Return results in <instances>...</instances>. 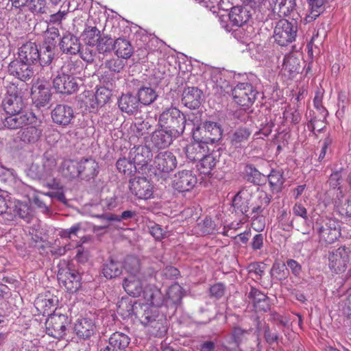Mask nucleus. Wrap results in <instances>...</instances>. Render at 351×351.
<instances>
[{"instance_id": "473e14b6", "label": "nucleus", "mask_w": 351, "mask_h": 351, "mask_svg": "<svg viewBox=\"0 0 351 351\" xmlns=\"http://www.w3.org/2000/svg\"><path fill=\"white\" fill-rule=\"evenodd\" d=\"M130 343V338L128 335L116 332L109 339L108 347L114 350L124 351Z\"/></svg>"}, {"instance_id": "20e7f679", "label": "nucleus", "mask_w": 351, "mask_h": 351, "mask_svg": "<svg viewBox=\"0 0 351 351\" xmlns=\"http://www.w3.org/2000/svg\"><path fill=\"white\" fill-rule=\"evenodd\" d=\"M351 259V250L346 246H341L328 254V267L332 272L343 273L348 268Z\"/></svg>"}, {"instance_id": "4d7b16f0", "label": "nucleus", "mask_w": 351, "mask_h": 351, "mask_svg": "<svg viewBox=\"0 0 351 351\" xmlns=\"http://www.w3.org/2000/svg\"><path fill=\"white\" fill-rule=\"evenodd\" d=\"M282 67L289 72L298 71L300 61L292 54L286 55L283 59Z\"/></svg>"}, {"instance_id": "f8f14e48", "label": "nucleus", "mask_w": 351, "mask_h": 351, "mask_svg": "<svg viewBox=\"0 0 351 351\" xmlns=\"http://www.w3.org/2000/svg\"><path fill=\"white\" fill-rule=\"evenodd\" d=\"M129 158L139 171L152 160V154L150 148L146 145L134 146L130 151Z\"/></svg>"}, {"instance_id": "1a4fd4ad", "label": "nucleus", "mask_w": 351, "mask_h": 351, "mask_svg": "<svg viewBox=\"0 0 351 351\" xmlns=\"http://www.w3.org/2000/svg\"><path fill=\"white\" fill-rule=\"evenodd\" d=\"M58 280L59 284L64 287L68 291L75 292L80 287L81 276L74 269L67 267L60 269L58 273Z\"/></svg>"}, {"instance_id": "49530a36", "label": "nucleus", "mask_w": 351, "mask_h": 351, "mask_svg": "<svg viewBox=\"0 0 351 351\" xmlns=\"http://www.w3.org/2000/svg\"><path fill=\"white\" fill-rule=\"evenodd\" d=\"M100 31L96 27H88L84 31V39L87 45L95 46L101 38Z\"/></svg>"}, {"instance_id": "423d86ee", "label": "nucleus", "mask_w": 351, "mask_h": 351, "mask_svg": "<svg viewBox=\"0 0 351 351\" xmlns=\"http://www.w3.org/2000/svg\"><path fill=\"white\" fill-rule=\"evenodd\" d=\"M176 156L171 152L165 151L158 153L154 158L153 168L154 173L165 178L177 167Z\"/></svg>"}, {"instance_id": "e433bc0d", "label": "nucleus", "mask_w": 351, "mask_h": 351, "mask_svg": "<svg viewBox=\"0 0 351 351\" xmlns=\"http://www.w3.org/2000/svg\"><path fill=\"white\" fill-rule=\"evenodd\" d=\"M127 276H144L141 271L140 260L132 256H128L124 262Z\"/></svg>"}, {"instance_id": "393cba45", "label": "nucleus", "mask_w": 351, "mask_h": 351, "mask_svg": "<svg viewBox=\"0 0 351 351\" xmlns=\"http://www.w3.org/2000/svg\"><path fill=\"white\" fill-rule=\"evenodd\" d=\"M113 51L119 58L128 60L134 52L130 41L125 38H118L114 40Z\"/></svg>"}, {"instance_id": "603ef678", "label": "nucleus", "mask_w": 351, "mask_h": 351, "mask_svg": "<svg viewBox=\"0 0 351 351\" xmlns=\"http://www.w3.org/2000/svg\"><path fill=\"white\" fill-rule=\"evenodd\" d=\"M54 50L51 47L43 46V49L39 51L38 62L40 66L44 67L51 64L53 58Z\"/></svg>"}, {"instance_id": "7c9ffc66", "label": "nucleus", "mask_w": 351, "mask_h": 351, "mask_svg": "<svg viewBox=\"0 0 351 351\" xmlns=\"http://www.w3.org/2000/svg\"><path fill=\"white\" fill-rule=\"evenodd\" d=\"M80 167L79 161L74 160H65L60 167V173L68 179H74L80 176Z\"/></svg>"}, {"instance_id": "c756f323", "label": "nucleus", "mask_w": 351, "mask_h": 351, "mask_svg": "<svg viewBox=\"0 0 351 351\" xmlns=\"http://www.w3.org/2000/svg\"><path fill=\"white\" fill-rule=\"evenodd\" d=\"M61 50L66 53L75 55L80 51V43L73 34L64 35L60 43Z\"/></svg>"}, {"instance_id": "79ce46f5", "label": "nucleus", "mask_w": 351, "mask_h": 351, "mask_svg": "<svg viewBox=\"0 0 351 351\" xmlns=\"http://www.w3.org/2000/svg\"><path fill=\"white\" fill-rule=\"evenodd\" d=\"M244 192H239L233 198L232 206L236 210L241 212L242 214L249 216L247 213L250 208L249 200L244 197Z\"/></svg>"}, {"instance_id": "680f3d73", "label": "nucleus", "mask_w": 351, "mask_h": 351, "mask_svg": "<svg viewBox=\"0 0 351 351\" xmlns=\"http://www.w3.org/2000/svg\"><path fill=\"white\" fill-rule=\"evenodd\" d=\"M249 330H244L240 327H234L232 333V339L234 343L235 347H238L239 345L245 339L247 335H249Z\"/></svg>"}, {"instance_id": "69168bd1", "label": "nucleus", "mask_w": 351, "mask_h": 351, "mask_svg": "<svg viewBox=\"0 0 351 351\" xmlns=\"http://www.w3.org/2000/svg\"><path fill=\"white\" fill-rule=\"evenodd\" d=\"M284 118L287 121H290L294 124L298 123L301 120V116L299 111L294 108L286 109L283 113Z\"/></svg>"}, {"instance_id": "8fccbe9b", "label": "nucleus", "mask_w": 351, "mask_h": 351, "mask_svg": "<svg viewBox=\"0 0 351 351\" xmlns=\"http://www.w3.org/2000/svg\"><path fill=\"white\" fill-rule=\"evenodd\" d=\"M59 36V31L55 27H47L45 34V43L43 46L51 47L55 49L57 43V39Z\"/></svg>"}, {"instance_id": "864d4df0", "label": "nucleus", "mask_w": 351, "mask_h": 351, "mask_svg": "<svg viewBox=\"0 0 351 351\" xmlns=\"http://www.w3.org/2000/svg\"><path fill=\"white\" fill-rule=\"evenodd\" d=\"M95 45L98 53L104 54L113 51L114 40L110 37L104 36L99 40Z\"/></svg>"}, {"instance_id": "ddd939ff", "label": "nucleus", "mask_w": 351, "mask_h": 351, "mask_svg": "<svg viewBox=\"0 0 351 351\" xmlns=\"http://www.w3.org/2000/svg\"><path fill=\"white\" fill-rule=\"evenodd\" d=\"M320 241L327 244L333 243L340 237L341 232L337 221L330 219L317 228Z\"/></svg>"}, {"instance_id": "4468645a", "label": "nucleus", "mask_w": 351, "mask_h": 351, "mask_svg": "<svg viewBox=\"0 0 351 351\" xmlns=\"http://www.w3.org/2000/svg\"><path fill=\"white\" fill-rule=\"evenodd\" d=\"M8 72L23 82L29 80L34 75L32 66L20 59L14 60L9 64Z\"/></svg>"}, {"instance_id": "72a5a7b5", "label": "nucleus", "mask_w": 351, "mask_h": 351, "mask_svg": "<svg viewBox=\"0 0 351 351\" xmlns=\"http://www.w3.org/2000/svg\"><path fill=\"white\" fill-rule=\"evenodd\" d=\"M2 104L7 114H14L22 112L24 106L22 97H5Z\"/></svg>"}, {"instance_id": "39448f33", "label": "nucleus", "mask_w": 351, "mask_h": 351, "mask_svg": "<svg viewBox=\"0 0 351 351\" xmlns=\"http://www.w3.org/2000/svg\"><path fill=\"white\" fill-rule=\"evenodd\" d=\"M257 94L256 88L248 82L239 83L232 89L233 100L241 106L248 107L252 105Z\"/></svg>"}, {"instance_id": "cd10ccee", "label": "nucleus", "mask_w": 351, "mask_h": 351, "mask_svg": "<svg viewBox=\"0 0 351 351\" xmlns=\"http://www.w3.org/2000/svg\"><path fill=\"white\" fill-rule=\"evenodd\" d=\"M139 103L138 98L132 94L122 95L118 101L120 110L128 114L138 112Z\"/></svg>"}, {"instance_id": "338daca9", "label": "nucleus", "mask_w": 351, "mask_h": 351, "mask_svg": "<svg viewBox=\"0 0 351 351\" xmlns=\"http://www.w3.org/2000/svg\"><path fill=\"white\" fill-rule=\"evenodd\" d=\"M265 265L263 263H254L249 266V274L256 280L261 279L264 274Z\"/></svg>"}, {"instance_id": "13d9d810", "label": "nucleus", "mask_w": 351, "mask_h": 351, "mask_svg": "<svg viewBox=\"0 0 351 351\" xmlns=\"http://www.w3.org/2000/svg\"><path fill=\"white\" fill-rule=\"evenodd\" d=\"M29 5V10L34 14H50L47 0H32Z\"/></svg>"}, {"instance_id": "a18cd8bd", "label": "nucleus", "mask_w": 351, "mask_h": 351, "mask_svg": "<svg viewBox=\"0 0 351 351\" xmlns=\"http://www.w3.org/2000/svg\"><path fill=\"white\" fill-rule=\"evenodd\" d=\"M58 300L55 298H38L35 301L36 308L43 314H49L56 306Z\"/></svg>"}, {"instance_id": "e2e57ef3", "label": "nucleus", "mask_w": 351, "mask_h": 351, "mask_svg": "<svg viewBox=\"0 0 351 351\" xmlns=\"http://www.w3.org/2000/svg\"><path fill=\"white\" fill-rule=\"evenodd\" d=\"M328 0H307L308 3L311 7V11L308 16L313 20H315L320 14V10L322 5Z\"/></svg>"}, {"instance_id": "0e129e2a", "label": "nucleus", "mask_w": 351, "mask_h": 351, "mask_svg": "<svg viewBox=\"0 0 351 351\" xmlns=\"http://www.w3.org/2000/svg\"><path fill=\"white\" fill-rule=\"evenodd\" d=\"M57 162L56 160L53 157H46L45 160L43 161V169L44 173L42 175L43 177L47 178L52 176V173L56 169Z\"/></svg>"}, {"instance_id": "6e6552de", "label": "nucleus", "mask_w": 351, "mask_h": 351, "mask_svg": "<svg viewBox=\"0 0 351 351\" xmlns=\"http://www.w3.org/2000/svg\"><path fill=\"white\" fill-rule=\"evenodd\" d=\"M297 32V23H276L274 38L278 45L285 46L295 40Z\"/></svg>"}, {"instance_id": "dca6fc26", "label": "nucleus", "mask_w": 351, "mask_h": 351, "mask_svg": "<svg viewBox=\"0 0 351 351\" xmlns=\"http://www.w3.org/2000/svg\"><path fill=\"white\" fill-rule=\"evenodd\" d=\"M53 121L60 125L66 126L74 119L73 108L65 104H58L51 111Z\"/></svg>"}, {"instance_id": "f3484780", "label": "nucleus", "mask_w": 351, "mask_h": 351, "mask_svg": "<svg viewBox=\"0 0 351 351\" xmlns=\"http://www.w3.org/2000/svg\"><path fill=\"white\" fill-rule=\"evenodd\" d=\"M8 114V116L3 117L0 114V128L3 127L10 130H16L29 123V117L23 112Z\"/></svg>"}, {"instance_id": "c9c22d12", "label": "nucleus", "mask_w": 351, "mask_h": 351, "mask_svg": "<svg viewBox=\"0 0 351 351\" xmlns=\"http://www.w3.org/2000/svg\"><path fill=\"white\" fill-rule=\"evenodd\" d=\"M117 206V197L112 195L102 199L99 204L91 205L89 209L90 215H91V212L106 214L104 213L105 211L112 210L116 208Z\"/></svg>"}, {"instance_id": "9b49d317", "label": "nucleus", "mask_w": 351, "mask_h": 351, "mask_svg": "<svg viewBox=\"0 0 351 351\" xmlns=\"http://www.w3.org/2000/svg\"><path fill=\"white\" fill-rule=\"evenodd\" d=\"M131 193L139 199H147L153 194V187L150 182L144 177H138L130 181Z\"/></svg>"}, {"instance_id": "412c9836", "label": "nucleus", "mask_w": 351, "mask_h": 351, "mask_svg": "<svg viewBox=\"0 0 351 351\" xmlns=\"http://www.w3.org/2000/svg\"><path fill=\"white\" fill-rule=\"evenodd\" d=\"M252 133V130L247 126L237 128L230 136L231 145L235 149L245 147Z\"/></svg>"}, {"instance_id": "58836bf2", "label": "nucleus", "mask_w": 351, "mask_h": 351, "mask_svg": "<svg viewBox=\"0 0 351 351\" xmlns=\"http://www.w3.org/2000/svg\"><path fill=\"white\" fill-rule=\"evenodd\" d=\"M157 97L155 89L149 86H143L138 91V99L143 105H150Z\"/></svg>"}, {"instance_id": "5fc2aeb1", "label": "nucleus", "mask_w": 351, "mask_h": 351, "mask_svg": "<svg viewBox=\"0 0 351 351\" xmlns=\"http://www.w3.org/2000/svg\"><path fill=\"white\" fill-rule=\"evenodd\" d=\"M123 59L117 58H111L104 62L105 68L108 69L112 73H120L125 67Z\"/></svg>"}, {"instance_id": "f257e3e1", "label": "nucleus", "mask_w": 351, "mask_h": 351, "mask_svg": "<svg viewBox=\"0 0 351 351\" xmlns=\"http://www.w3.org/2000/svg\"><path fill=\"white\" fill-rule=\"evenodd\" d=\"M30 206L26 202L10 199L8 202L0 195V217L3 223H8L17 217L29 221L30 218Z\"/></svg>"}, {"instance_id": "09e8293b", "label": "nucleus", "mask_w": 351, "mask_h": 351, "mask_svg": "<svg viewBox=\"0 0 351 351\" xmlns=\"http://www.w3.org/2000/svg\"><path fill=\"white\" fill-rule=\"evenodd\" d=\"M268 180L273 190H276L277 191H280L281 187L285 182L282 173L279 170L274 169L271 171L268 176Z\"/></svg>"}, {"instance_id": "f03ea898", "label": "nucleus", "mask_w": 351, "mask_h": 351, "mask_svg": "<svg viewBox=\"0 0 351 351\" xmlns=\"http://www.w3.org/2000/svg\"><path fill=\"white\" fill-rule=\"evenodd\" d=\"M192 120L186 119L184 114L176 107L165 108L159 116L158 123L162 127L172 132L174 136H181L186 126H189Z\"/></svg>"}, {"instance_id": "c03bdc74", "label": "nucleus", "mask_w": 351, "mask_h": 351, "mask_svg": "<svg viewBox=\"0 0 351 351\" xmlns=\"http://www.w3.org/2000/svg\"><path fill=\"white\" fill-rule=\"evenodd\" d=\"M136 304L128 299L122 298L117 303V313L125 317L136 314Z\"/></svg>"}, {"instance_id": "052dcab7", "label": "nucleus", "mask_w": 351, "mask_h": 351, "mask_svg": "<svg viewBox=\"0 0 351 351\" xmlns=\"http://www.w3.org/2000/svg\"><path fill=\"white\" fill-rule=\"evenodd\" d=\"M167 298L173 303H178L182 298V287L178 284L172 285L167 292Z\"/></svg>"}, {"instance_id": "de8ad7c7", "label": "nucleus", "mask_w": 351, "mask_h": 351, "mask_svg": "<svg viewBox=\"0 0 351 351\" xmlns=\"http://www.w3.org/2000/svg\"><path fill=\"white\" fill-rule=\"evenodd\" d=\"M258 204L252 208L250 217L263 216L262 213L270 203L271 198L267 193H261L258 196Z\"/></svg>"}, {"instance_id": "c85d7f7f", "label": "nucleus", "mask_w": 351, "mask_h": 351, "mask_svg": "<svg viewBox=\"0 0 351 351\" xmlns=\"http://www.w3.org/2000/svg\"><path fill=\"white\" fill-rule=\"evenodd\" d=\"M208 152V147L206 143L194 141L186 146L185 153L189 160L195 161L202 158Z\"/></svg>"}, {"instance_id": "4be33fe9", "label": "nucleus", "mask_w": 351, "mask_h": 351, "mask_svg": "<svg viewBox=\"0 0 351 351\" xmlns=\"http://www.w3.org/2000/svg\"><path fill=\"white\" fill-rule=\"evenodd\" d=\"M179 136H174L172 132L166 129L158 130L153 132L151 141L158 149H164L169 146L173 138H178Z\"/></svg>"}, {"instance_id": "a211bd4d", "label": "nucleus", "mask_w": 351, "mask_h": 351, "mask_svg": "<svg viewBox=\"0 0 351 351\" xmlns=\"http://www.w3.org/2000/svg\"><path fill=\"white\" fill-rule=\"evenodd\" d=\"M19 58L29 65L38 62L39 59V51L36 43L27 42L23 45L19 49Z\"/></svg>"}, {"instance_id": "a878e982", "label": "nucleus", "mask_w": 351, "mask_h": 351, "mask_svg": "<svg viewBox=\"0 0 351 351\" xmlns=\"http://www.w3.org/2000/svg\"><path fill=\"white\" fill-rule=\"evenodd\" d=\"M202 92L196 87H188L182 94L183 104L190 109L198 108L201 104Z\"/></svg>"}, {"instance_id": "3c124183", "label": "nucleus", "mask_w": 351, "mask_h": 351, "mask_svg": "<svg viewBox=\"0 0 351 351\" xmlns=\"http://www.w3.org/2000/svg\"><path fill=\"white\" fill-rule=\"evenodd\" d=\"M116 165L119 171L125 175L130 176L136 171H138L134 162L131 160H128L126 158L119 159Z\"/></svg>"}, {"instance_id": "2f4dec72", "label": "nucleus", "mask_w": 351, "mask_h": 351, "mask_svg": "<svg viewBox=\"0 0 351 351\" xmlns=\"http://www.w3.org/2000/svg\"><path fill=\"white\" fill-rule=\"evenodd\" d=\"M252 16L250 10L239 5L232 7L228 14L230 22H249Z\"/></svg>"}, {"instance_id": "bb28decb", "label": "nucleus", "mask_w": 351, "mask_h": 351, "mask_svg": "<svg viewBox=\"0 0 351 351\" xmlns=\"http://www.w3.org/2000/svg\"><path fill=\"white\" fill-rule=\"evenodd\" d=\"M76 335L84 339H88L95 331L93 321L88 318L78 319L74 326Z\"/></svg>"}, {"instance_id": "5701e85b", "label": "nucleus", "mask_w": 351, "mask_h": 351, "mask_svg": "<svg viewBox=\"0 0 351 351\" xmlns=\"http://www.w3.org/2000/svg\"><path fill=\"white\" fill-rule=\"evenodd\" d=\"M142 292L146 304L158 307L163 304L164 296L155 285H146Z\"/></svg>"}, {"instance_id": "aec40b11", "label": "nucleus", "mask_w": 351, "mask_h": 351, "mask_svg": "<svg viewBox=\"0 0 351 351\" xmlns=\"http://www.w3.org/2000/svg\"><path fill=\"white\" fill-rule=\"evenodd\" d=\"M135 215V212L132 210H125L120 216L114 215L112 213L103 214V213H95L91 212V216L101 219L104 224L100 226H95V230H103L107 228L110 226V221H121L122 220H127L131 219Z\"/></svg>"}, {"instance_id": "774afa93", "label": "nucleus", "mask_w": 351, "mask_h": 351, "mask_svg": "<svg viewBox=\"0 0 351 351\" xmlns=\"http://www.w3.org/2000/svg\"><path fill=\"white\" fill-rule=\"evenodd\" d=\"M94 46L88 45L85 48L80 49L82 58L87 62H92L94 61L96 56V51L93 49Z\"/></svg>"}, {"instance_id": "f704fd0d", "label": "nucleus", "mask_w": 351, "mask_h": 351, "mask_svg": "<svg viewBox=\"0 0 351 351\" xmlns=\"http://www.w3.org/2000/svg\"><path fill=\"white\" fill-rule=\"evenodd\" d=\"M80 175L84 174L85 178H92L98 173V165L93 158H85L79 161Z\"/></svg>"}, {"instance_id": "37998d69", "label": "nucleus", "mask_w": 351, "mask_h": 351, "mask_svg": "<svg viewBox=\"0 0 351 351\" xmlns=\"http://www.w3.org/2000/svg\"><path fill=\"white\" fill-rule=\"evenodd\" d=\"M247 23H225L223 28L226 32L230 33L237 40L243 38L245 36V25Z\"/></svg>"}, {"instance_id": "7ed1b4c3", "label": "nucleus", "mask_w": 351, "mask_h": 351, "mask_svg": "<svg viewBox=\"0 0 351 351\" xmlns=\"http://www.w3.org/2000/svg\"><path fill=\"white\" fill-rule=\"evenodd\" d=\"M73 66V64L68 63L63 65L57 71L56 77L53 80V88L62 94H72L77 91L78 84L72 74L67 73Z\"/></svg>"}, {"instance_id": "6ab92c4d", "label": "nucleus", "mask_w": 351, "mask_h": 351, "mask_svg": "<svg viewBox=\"0 0 351 351\" xmlns=\"http://www.w3.org/2000/svg\"><path fill=\"white\" fill-rule=\"evenodd\" d=\"M144 276H127L123 282V287L128 294L138 297L143 291Z\"/></svg>"}, {"instance_id": "bf43d9fd", "label": "nucleus", "mask_w": 351, "mask_h": 351, "mask_svg": "<svg viewBox=\"0 0 351 351\" xmlns=\"http://www.w3.org/2000/svg\"><path fill=\"white\" fill-rule=\"evenodd\" d=\"M280 16H287L295 5V0H277Z\"/></svg>"}, {"instance_id": "4c0bfd02", "label": "nucleus", "mask_w": 351, "mask_h": 351, "mask_svg": "<svg viewBox=\"0 0 351 351\" xmlns=\"http://www.w3.org/2000/svg\"><path fill=\"white\" fill-rule=\"evenodd\" d=\"M42 133L43 130L41 128L29 126L23 130L21 138L25 143H35L39 141Z\"/></svg>"}, {"instance_id": "0eeeda50", "label": "nucleus", "mask_w": 351, "mask_h": 351, "mask_svg": "<svg viewBox=\"0 0 351 351\" xmlns=\"http://www.w3.org/2000/svg\"><path fill=\"white\" fill-rule=\"evenodd\" d=\"M69 324L68 317L61 314L51 315L45 322L47 333L54 338H62Z\"/></svg>"}, {"instance_id": "2eb2a0df", "label": "nucleus", "mask_w": 351, "mask_h": 351, "mask_svg": "<svg viewBox=\"0 0 351 351\" xmlns=\"http://www.w3.org/2000/svg\"><path fill=\"white\" fill-rule=\"evenodd\" d=\"M51 97L49 86L43 82H38L32 88V98L36 107H44Z\"/></svg>"}, {"instance_id": "9d476101", "label": "nucleus", "mask_w": 351, "mask_h": 351, "mask_svg": "<svg viewBox=\"0 0 351 351\" xmlns=\"http://www.w3.org/2000/svg\"><path fill=\"white\" fill-rule=\"evenodd\" d=\"M197 183L196 176L191 170H182L177 172L173 178V187L180 191L191 190Z\"/></svg>"}, {"instance_id": "a19ab883", "label": "nucleus", "mask_w": 351, "mask_h": 351, "mask_svg": "<svg viewBox=\"0 0 351 351\" xmlns=\"http://www.w3.org/2000/svg\"><path fill=\"white\" fill-rule=\"evenodd\" d=\"M122 267L121 263L111 260L104 265V276L107 278L117 277L121 274Z\"/></svg>"}, {"instance_id": "6e6d98bb", "label": "nucleus", "mask_w": 351, "mask_h": 351, "mask_svg": "<svg viewBox=\"0 0 351 351\" xmlns=\"http://www.w3.org/2000/svg\"><path fill=\"white\" fill-rule=\"evenodd\" d=\"M114 14L110 18L106 12L100 9L91 8L89 11V20L91 22H112Z\"/></svg>"}, {"instance_id": "ea45409f", "label": "nucleus", "mask_w": 351, "mask_h": 351, "mask_svg": "<svg viewBox=\"0 0 351 351\" xmlns=\"http://www.w3.org/2000/svg\"><path fill=\"white\" fill-rule=\"evenodd\" d=\"M216 165V159L213 154H206L204 156L199 159V162L197 165L200 173L205 176L210 175L211 171Z\"/></svg>"}, {"instance_id": "b1692460", "label": "nucleus", "mask_w": 351, "mask_h": 351, "mask_svg": "<svg viewBox=\"0 0 351 351\" xmlns=\"http://www.w3.org/2000/svg\"><path fill=\"white\" fill-rule=\"evenodd\" d=\"M203 131L204 132V140L206 143H215L221 140L223 134V130L221 125L214 121H206L203 124Z\"/></svg>"}]
</instances>
